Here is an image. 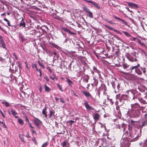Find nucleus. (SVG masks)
I'll return each instance as SVG.
<instances>
[{"label": "nucleus", "instance_id": "680f3d73", "mask_svg": "<svg viewBox=\"0 0 147 147\" xmlns=\"http://www.w3.org/2000/svg\"><path fill=\"white\" fill-rule=\"evenodd\" d=\"M54 54L55 55H57V53L55 52V51H54L52 53V54L53 55V54Z\"/></svg>", "mask_w": 147, "mask_h": 147}, {"label": "nucleus", "instance_id": "052dcab7", "mask_svg": "<svg viewBox=\"0 0 147 147\" xmlns=\"http://www.w3.org/2000/svg\"><path fill=\"white\" fill-rule=\"evenodd\" d=\"M32 134H36V132L34 130H32Z\"/></svg>", "mask_w": 147, "mask_h": 147}, {"label": "nucleus", "instance_id": "7c9ffc66", "mask_svg": "<svg viewBox=\"0 0 147 147\" xmlns=\"http://www.w3.org/2000/svg\"><path fill=\"white\" fill-rule=\"evenodd\" d=\"M74 122H75L74 121H72V120H70L67 121V123H70L69 125L71 126H72V124L73 123H74Z\"/></svg>", "mask_w": 147, "mask_h": 147}, {"label": "nucleus", "instance_id": "423d86ee", "mask_svg": "<svg viewBox=\"0 0 147 147\" xmlns=\"http://www.w3.org/2000/svg\"><path fill=\"white\" fill-rule=\"evenodd\" d=\"M84 104L86 109L88 111H90V110H94V109L88 104V102H87L85 101L84 103Z\"/></svg>", "mask_w": 147, "mask_h": 147}, {"label": "nucleus", "instance_id": "338daca9", "mask_svg": "<svg viewBox=\"0 0 147 147\" xmlns=\"http://www.w3.org/2000/svg\"><path fill=\"white\" fill-rule=\"evenodd\" d=\"M26 121H27V122L29 121V120L26 116Z\"/></svg>", "mask_w": 147, "mask_h": 147}, {"label": "nucleus", "instance_id": "4c0bfd02", "mask_svg": "<svg viewBox=\"0 0 147 147\" xmlns=\"http://www.w3.org/2000/svg\"><path fill=\"white\" fill-rule=\"evenodd\" d=\"M105 26L107 28H108L109 29H110V30H113V28H112L111 26H109L106 25Z\"/></svg>", "mask_w": 147, "mask_h": 147}, {"label": "nucleus", "instance_id": "f704fd0d", "mask_svg": "<svg viewBox=\"0 0 147 147\" xmlns=\"http://www.w3.org/2000/svg\"><path fill=\"white\" fill-rule=\"evenodd\" d=\"M57 87L59 88V89L62 91L63 92V90L62 89V88L61 86L60 85H59V84H57Z\"/></svg>", "mask_w": 147, "mask_h": 147}, {"label": "nucleus", "instance_id": "5fc2aeb1", "mask_svg": "<svg viewBox=\"0 0 147 147\" xmlns=\"http://www.w3.org/2000/svg\"><path fill=\"white\" fill-rule=\"evenodd\" d=\"M2 125H3L4 126V127L5 128H7L6 126L5 125V123L4 122H2Z\"/></svg>", "mask_w": 147, "mask_h": 147}, {"label": "nucleus", "instance_id": "e433bc0d", "mask_svg": "<svg viewBox=\"0 0 147 147\" xmlns=\"http://www.w3.org/2000/svg\"><path fill=\"white\" fill-rule=\"evenodd\" d=\"M84 10L86 11L87 13H88L90 12V11L89 9L86 7H85L84 8Z\"/></svg>", "mask_w": 147, "mask_h": 147}, {"label": "nucleus", "instance_id": "603ef678", "mask_svg": "<svg viewBox=\"0 0 147 147\" xmlns=\"http://www.w3.org/2000/svg\"><path fill=\"white\" fill-rule=\"evenodd\" d=\"M32 140L34 142V143H35V144H37V143L35 138H33L32 139Z\"/></svg>", "mask_w": 147, "mask_h": 147}, {"label": "nucleus", "instance_id": "774afa93", "mask_svg": "<svg viewBox=\"0 0 147 147\" xmlns=\"http://www.w3.org/2000/svg\"><path fill=\"white\" fill-rule=\"evenodd\" d=\"M26 136L27 137H28V138H30V136H29L28 133L26 135Z\"/></svg>", "mask_w": 147, "mask_h": 147}, {"label": "nucleus", "instance_id": "5701e85b", "mask_svg": "<svg viewBox=\"0 0 147 147\" xmlns=\"http://www.w3.org/2000/svg\"><path fill=\"white\" fill-rule=\"evenodd\" d=\"M11 112L13 115L16 118H17L18 117V116L16 115L17 114V113L14 110L11 109Z\"/></svg>", "mask_w": 147, "mask_h": 147}, {"label": "nucleus", "instance_id": "8fccbe9b", "mask_svg": "<svg viewBox=\"0 0 147 147\" xmlns=\"http://www.w3.org/2000/svg\"><path fill=\"white\" fill-rule=\"evenodd\" d=\"M0 112L1 113L3 117L4 118L5 117V116L4 115L3 113L2 112L1 110H0Z\"/></svg>", "mask_w": 147, "mask_h": 147}, {"label": "nucleus", "instance_id": "a19ab883", "mask_svg": "<svg viewBox=\"0 0 147 147\" xmlns=\"http://www.w3.org/2000/svg\"><path fill=\"white\" fill-rule=\"evenodd\" d=\"M138 43H139L142 46H144L145 45L144 43H142L141 42V40H140L138 39Z\"/></svg>", "mask_w": 147, "mask_h": 147}, {"label": "nucleus", "instance_id": "72a5a7b5", "mask_svg": "<svg viewBox=\"0 0 147 147\" xmlns=\"http://www.w3.org/2000/svg\"><path fill=\"white\" fill-rule=\"evenodd\" d=\"M50 115L49 117L51 118L52 117L54 113V112L52 111L51 110L50 111Z\"/></svg>", "mask_w": 147, "mask_h": 147}, {"label": "nucleus", "instance_id": "473e14b6", "mask_svg": "<svg viewBox=\"0 0 147 147\" xmlns=\"http://www.w3.org/2000/svg\"><path fill=\"white\" fill-rule=\"evenodd\" d=\"M4 20L7 22V24L9 26H11L10 25V23L9 21L6 18H5L3 19Z\"/></svg>", "mask_w": 147, "mask_h": 147}, {"label": "nucleus", "instance_id": "bb28decb", "mask_svg": "<svg viewBox=\"0 0 147 147\" xmlns=\"http://www.w3.org/2000/svg\"><path fill=\"white\" fill-rule=\"evenodd\" d=\"M61 145L63 147H67V141H63L62 143H61Z\"/></svg>", "mask_w": 147, "mask_h": 147}, {"label": "nucleus", "instance_id": "4468645a", "mask_svg": "<svg viewBox=\"0 0 147 147\" xmlns=\"http://www.w3.org/2000/svg\"><path fill=\"white\" fill-rule=\"evenodd\" d=\"M100 117V115L99 114L96 113H95L94 116L93 118L95 121H98V120Z\"/></svg>", "mask_w": 147, "mask_h": 147}, {"label": "nucleus", "instance_id": "58836bf2", "mask_svg": "<svg viewBox=\"0 0 147 147\" xmlns=\"http://www.w3.org/2000/svg\"><path fill=\"white\" fill-rule=\"evenodd\" d=\"M16 64H17L18 66L19 67L20 69L21 68V64L20 63V62L18 61L17 62Z\"/></svg>", "mask_w": 147, "mask_h": 147}, {"label": "nucleus", "instance_id": "e2e57ef3", "mask_svg": "<svg viewBox=\"0 0 147 147\" xmlns=\"http://www.w3.org/2000/svg\"><path fill=\"white\" fill-rule=\"evenodd\" d=\"M55 99L56 101H58L59 100V98L55 97Z\"/></svg>", "mask_w": 147, "mask_h": 147}, {"label": "nucleus", "instance_id": "49530a36", "mask_svg": "<svg viewBox=\"0 0 147 147\" xmlns=\"http://www.w3.org/2000/svg\"><path fill=\"white\" fill-rule=\"evenodd\" d=\"M83 74V72L82 71H80L78 73V75L79 76H81Z\"/></svg>", "mask_w": 147, "mask_h": 147}, {"label": "nucleus", "instance_id": "aec40b11", "mask_svg": "<svg viewBox=\"0 0 147 147\" xmlns=\"http://www.w3.org/2000/svg\"><path fill=\"white\" fill-rule=\"evenodd\" d=\"M47 110V108L46 107H45L44 109H43L42 110V113L45 116V117L46 118H47V113H46Z\"/></svg>", "mask_w": 147, "mask_h": 147}, {"label": "nucleus", "instance_id": "c9c22d12", "mask_svg": "<svg viewBox=\"0 0 147 147\" xmlns=\"http://www.w3.org/2000/svg\"><path fill=\"white\" fill-rule=\"evenodd\" d=\"M38 63L39 64V65L40 66L42 67L43 69H44L45 68V66L43 65V64L42 63H41L40 62V61H38Z\"/></svg>", "mask_w": 147, "mask_h": 147}, {"label": "nucleus", "instance_id": "412c9836", "mask_svg": "<svg viewBox=\"0 0 147 147\" xmlns=\"http://www.w3.org/2000/svg\"><path fill=\"white\" fill-rule=\"evenodd\" d=\"M92 4L97 9H99L100 8V7L98 5V4L95 2L93 1Z\"/></svg>", "mask_w": 147, "mask_h": 147}, {"label": "nucleus", "instance_id": "a878e982", "mask_svg": "<svg viewBox=\"0 0 147 147\" xmlns=\"http://www.w3.org/2000/svg\"><path fill=\"white\" fill-rule=\"evenodd\" d=\"M19 123L21 125H23L24 124V121L22 119L20 118H19L18 119Z\"/></svg>", "mask_w": 147, "mask_h": 147}, {"label": "nucleus", "instance_id": "a211bd4d", "mask_svg": "<svg viewBox=\"0 0 147 147\" xmlns=\"http://www.w3.org/2000/svg\"><path fill=\"white\" fill-rule=\"evenodd\" d=\"M83 93L87 98L91 97V94L89 92L84 91L83 92Z\"/></svg>", "mask_w": 147, "mask_h": 147}, {"label": "nucleus", "instance_id": "4d7b16f0", "mask_svg": "<svg viewBox=\"0 0 147 147\" xmlns=\"http://www.w3.org/2000/svg\"><path fill=\"white\" fill-rule=\"evenodd\" d=\"M0 29L1 30L3 31V32H4L5 33V30L3 29L1 27V26H0Z\"/></svg>", "mask_w": 147, "mask_h": 147}, {"label": "nucleus", "instance_id": "6e6d98bb", "mask_svg": "<svg viewBox=\"0 0 147 147\" xmlns=\"http://www.w3.org/2000/svg\"><path fill=\"white\" fill-rule=\"evenodd\" d=\"M117 112L118 113V115H121V113L120 109L118 110H117Z\"/></svg>", "mask_w": 147, "mask_h": 147}, {"label": "nucleus", "instance_id": "4be33fe9", "mask_svg": "<svg viewBox=\"0 0 147 147\" xmlns=\"http://www.w3.org/2000/svg\"><path fill=\"white\" fill-rule=\"evenodd\" d=\"M145 141V142L143 143H140L139 144L141 146L142 145L143 147H147V139Z\"/></svg>", "mask_w": 147, "mask_h": 147}, {"label": "nucleus", "instance_id": "f257e3e1", "mask_svg": "<svg viewBox=\"0 0 147 147\" xmlns=\"http://www.w3.org/2000/svg\"><path fill=\"white\" fill-rule=\"evenodd\" d=\"M130 145L128 139L127 138H124L121 141V145L122 147H129Z\"/></svg>", "mask_w": 147, "mask_h": 147}, {"label": "nucleus", "instance_id": "c85d7f7f", "mask_svg": "<svg viewBox=\"0 0 147 147\" xmlns=\"http://www.w3.org/2000/svg\"><path fill=\"white\" fill-rule=\"evenodd\" d=\"M123 32L124 34L128 37H130L131 36V35L128 33L127 32L124 31H123Z\"/></svg>", "mask_w": 147, "mask_h": 147}, {"label": "nucleus", "instance_id": "13d9d810", "mask_svg": "<svg viewBox=\"0 0 147 147\" xmlns=\"http://www.w3.org/2000/svg\"><path fill=\"white\" fill-rule=\"evenodd\" d=\"M116 109L117 111L119 110V107L118 106H117L116 107Z\"/></svg>", "mask_w": 147, "mask_h": 147}, {"label": "nucleus", "instance_id": "864d4df0", "mask_svg": "<svg viewBox=\"0 0 147 147\" xmlns=\"http://www.w3.org/2000/svg\"><path fill=\"white\" fill-rule=\"evenodd\" d=\"M44 78L47 82H49V79L47 76H45Z\"/></svg>", "mask_w": 147, "mask_h": 147}, {"label": "nucleus", "instance_id": "9d476101", "mask_svg": "<svg viewBox=\"0 0 147 147\" xmlns=\"http://www.w3.org/2000/svg\"><path fill=\"white\" fill-rule=\"evenodd\" d=\"M34 123L38 127L41 124V121H40L38 119H35L34 120Z\"/></svg>", "mask_w": 147, "mask_h": 147}, {"label": "nucleus", "instance_id": "6e6552de", "mask_svg": "<svg viewBox=\"0 0 147 147\" xmlns=\"http://www.w3.org/2000/svg\"><path fill=\"white\" fill-rule=\"evenodd\" d=\"M128 5L130 7L132 8H137L139 7L138 5L134 3H132L128 2Z\"/></svg>", "mask_w": 147, "mask_h": 147}, {"label": "nucleus", "instance_id": "09e8293b", "mask_svg": "<svg viewBox=\"0 0 147 147\" xmlns=\"http://www.w3.org/2000/svg\"><path fill=\"white\" fill-rule=\"evenodd\" d=\"M61 102L63 103H65V102L62 98H60Z\"/></svg>", "mask_w": 147, "mask_h": 147}, {"label": "nucleus", "instance_id": "37998d69", "mask_svg": "<svg viewBox=\"0 0 147 147\" xmlns=\"http://www.w3.org/2000/svg\"><path fill=\"white\" fill-rule=\"evenodd\" d=\"M50 78L53 80H54L55 78H56L55 75L54 74H53V77L50 76Z\"/></svg>", "mask_w": 147, "mask_h": 147}, {"label": "nucleus", "instance_id": "2f4dec72", "mask_svg": "<svg viewBox=\"0 0 147 147\" xmlns=\"http://www.w3.org/2000/svg\"><path fill=\"white\" fill-rule=\"evenodd\" d=\"M123 67L124 69H126L129 67V65L126 64H124L123 65Z\"/></svg>", "mask_w": 147, "mask_h": 147}, {"label": "nucleus", "instance_id": "de8ad7c7", "mask_svg": "<svg viewBox=\"0 0 147 147\" xmlns=\"http://www.w3.org/2000/svg\"><path fill=\"white\" fill-rule=\"evenodd\" d=\"M93 69V70L95 72L98 73V70L97 69L96 67H94Z\"/></svg>", "mask_w": 147, "mask_h": 147}, {"label": "nucleus", "instance_id": "dca6fc26", "mask_svg": "<svg viewBox=\"0 0 147 147\" xmlns=\"http://www.w3.org/2000/svg\"><path fill=\"white\" fill-rule=\"evenodd\" d=\"M113 17L114 18H115V19L118 20H120V21H121V22H122L124 24H125V25H127V22H126V21H125L121 19L120 18H118V17H116V16H113Z\"/></svg>", "mask_w": 147, "mask_h": 147}, {"label": "nucleus", "instance_id": "f3484780", "mask_svg": "<svg viewBox=\"0 0 147 147\" xmlns=\"http://www.w3.org/2000/svg\"><path fill=\"white\" fill-rule=\"evenodd\" d=\"M141 136V135L140 134H138L136 136H133L132 134H130V136L132 138L133 137H135V138L134 139V140L133 141H136L137 140L138 138L140 136Z\"/></svg>", "mask_w": 147, "mask_h": 147}, {"label": "nucleus", "instance_id": "9b49d317", "mask_svg": "<svg viewBox=\"0 0 147 147\" xmlns=\"http://www.w3.org/2000/svg\"><path fill=\"white\" fill-rule=\"evenodd\" d=\"M0 40L1 44L2 45L3 48L4 49L6 47L5 44V42L3 41L2 37L1 36H0Z\"/></svg>", "mask_w": 147, "mask_h": 147}, {"label": "nucleus", "instance_id": "69168bd1", "mask_svg": "<svg viewBox=\"0 0 147 147\" xmlns=\"http://www.w3.org/2000/svg\"><path fill=\"white\" fill-rule=\"evenodd\" d=\"M39 90L40 92H41L42 90V88L41 86H40L39 87Z\"/></svg>", "mask_w": 147, "mask_h": 147}, {"label": "nucleus", "instance_id": "cd10ccee", "mask_svg": "<svg viewBox=\"0 0 147 147\" xmlns=\"http://www.w3.org/2000/svg\"><path fill=\"white\" fill-rule=\"evenodd\" d=\"M2 103L3 104H5L6 107H9L10 106L9 104L5 101H3Z\"/></svg>", "mask_w": 147, "mask_h": 147}, {"label": "nucleus", "instance_id": "ddd939ff", "mask_svg": "<svg viewBox=\"0 0 147 147\" xmlns=\"http://www.w3.org/2000/svg\"><path fill=\"white\" fill-rule=\"evenodd\" d=\"M19 24L20 27H22V28H24L25 27L26 24L23 18H22L21 21L20 23Z\"/></svg>", "mask_w": 147, "mask_h": 147}, {"label": "nucleus", "instance_id": "2eb2a0df", "mask_svg": "<svg viewBox=\"0 0 147 147\" xmlns=\"http://www.w3.org/2000/svg\"><path fill=\"white\" fill-rule=\"evenodd\" d=\"M49 45H51V46L53 47H55L57 49H59L60 48V47L56 45L54 43H53L51 42H50L49 43Z\"/></svg>", "mask_w": 147, "mask_h": 147}, {"label": "nucleus", "instance_id": "79ce46f5", "mask_svg": "<svg viewBox=\"0 0 147 147\" xmlns=\"http://www.w3.org/2000/svg\"><path fill=\"white\" fill-rule=\"evenodd\" d=\"M88 13L89 14V16L91 18H92L93 17L92 13L90 11V12Z\"/></svg>", "mask_w": 147, "mask_h": 147}, {"label": "nucleus", "instance_id": "6ab92c4d", "mask_svg": "<svg viewBox=\"0 0 147 147\" xmlns=\"http://www.w3.org/2000/svg\"><path fill=\"white\" fill-rule=\"evenodd\" d=\"M138 100L141 103L144 104H147V102L146 101L144 100L142 98H139L138 99Z\"/></svg>", "mask_w": 147, "mask_h": 147}, {"label": "nucleus", "instance_id": "0e129e2a", "mask_svg": "<svg viewBox=\"0 0 147 147\" xmlns=\"http://www.w3.org/2000/svg\"><path fill=\"white\" fill-rule=\"evenodd\" d=\"M29 125L30 126V127L32 128V129H33L34 127L31 125V123H30L29 124Z\"/></svg>", "mask_w": 147, "mask_h": 147}, {"label": "nucleus", "instance_id": "f8f14e48", "mask_svg": "<svg viewBox=\"0 0 147 147\" xmlns=\"http://www.w3.org/2000/svg\"><path fill=\"white\" fill-rule=\"evenodd\" d=\"M129 126V125L125 124L124 123L122 124L121 125V127L123 128L124 131H125L128 128Z\"/></svg>", "mask_w": 147, "mask_h": 147}, {"label": "nucleus", "instance_id": "b1692460", "mask_svg": "<svg viewBox=\"0 0 147 147\" xmlns=\"http://www.w3.org/2000/svg\"><path fill=\"white\" fill-rule=\"evenodd\" d=\"M45 91L47 92H49L51 90V89L48 87L46 84L45 85Z\"/></svg>", "mask_w": 147, "mask_h": 147}, {"label": "nucleus", "instance_id": "0eeeda50", "mask_svg": "<svg viewBox=\"0 0 147 147\" xmlns=\"http://www.w3.org/2000/svg\"><path fill=\"white\" fill-rule=\"evenodd\" d=\"M129 60L131 61H137L136 56H126Z\"/></svg>", "mask_w": 147, "mask_h": 147}, {"label": "nucleus", "instance_id": "1a4fd4ad", "mask_svg": "<svg viewBox=\"0 0 147 147\" xmlns=\"http://www.w3.org/2000/svg\"><path fill=\"white\" fill-rule=\"evenodd\" d=\"M61 29L63 30L65 32H68L71 34H75L74 33L71 32L69 29H67L66 28L64 27L63 26H62L61 27Z\"/></svg>", "mask_w": 147, "mask_h": 147}, {"label": "nucleus", "instance_id": "39448f33", "mask_svg": "<svg viewBox=\"0 0 147 147\" xmlns=\"http://www.w3.org/2000/svg\"><path fill=\"white\" fill-rule=\"evenodd\" d=\"M131 106L132 108V110H139L140 109V107L139 105L137 103H135L131 105Z\"/></svg>", "mask_w": 147, "mask_h": 147}, {"label": "nucleus", "instance_id": "ea45409f", "mask_svg": "<svg viewBox=\"0 0 147 147\" xmlns=\"http://www.w3.org/2000/svg\"><path fill=\"white\" fill-rule=\"evenodd\" d=\"M54 18H55L56 19L58 20H60L61 19V18L59 17V16H54Z\"/></svg>", "mask_w": 147, "mask_h": 147}, {"label": "nucleus", "instance_id": "3c124183", "mask_svg": "<svg viewBox=\"0 0 147 147\" xmlns=\"http://www.w3.org/2000/svg\"><path fill=\"white\" fill-rule=\"evenodd\" d=\"M96 56V57H97L98 58L100 59H102V58H105V57H102L100 56H98V55H97V56Z\"/></svg>", "mask_w": 147, "mask_h": 147}, {"label": "nucleus", "instance_id": "c756f323", "mask_svg": "<svg viewBox=\"0 0 147 147\" xmlns=\"http://www.w3.org/2000/svg\"><path fill=\"white\" fill-rule=\"evenodd\" d=\"M19 136L21 141L22 142H24L23 135L22 134H20Z\"/></svg>", "mask_w": 147, "mask_h": 147}, {"label": "nucleus", "instance_id": "393cba45", "mask_svg": "<svg viewBox=\"0 0 147 147\" xmlns=\"http://www.w3.org/2000/svg\"><path fill=\"white\" fill-rule=\"evenodd\" d=\"M67 81L68 82L69 84L71 86H72V85L73 84V82L71 80L67 78Z\"/></svg>", "mask_w": 147, "mask_h": 147}, {"label": "nucleus", "instance_id": "c03bdc74", "mask_svg": "<svg viewBox=\"0 0 147 147\" xmlns=\"http://www.w3.org/2000/svg\"><path fill=\"white\" fill-rule=\"evenodd\" d=\"M84 0L85 2H86L88 3H90L92 4L93 1H92L88 0Z\"/></svg>", "mask_w": 147, "mask_h": 147}, {"label": "nucleus", "instance_id": "a18cd8bd", "mask_svg": "<svg viewBox=\"0 0 147 147\" xmlns=\"http://www.w3.org/2000/svg\"><path fill=\"white\" fill-rule=\"evenodd\" d=\"M48 144V142H46L45 143H44L42 145V147H45L47 146Z\"/></svg>", "mask_w": 147, "mask_h": 147}, {"label": "nucleus", "instance_id": "f03ea898", "mask_svg": "<svg viewBox=\"0 0 147 147\" xmlns=\"http://www.w3.org/2000/svg\"><path fill=\"white\" fill-rule=\"evenodd\" d=\"M129 113L131 114L132 116L134 117H137L139 116L140 110H131L129 111Z\"/></svg>", "mask_w": 147, "mask_h": 147}, {"label": "nucleus", "instance_id": "bf43d9fd", "mask_svg": "<svg viewBox=\"0 0 147 147\" xmlns=\"http://www.w3.org/2000/svg\"><path fill=\"white\" fill-rule=\"evenodd\" d=\"M115 32H117L118 33V32H119V31L116 30H115V29H113V30Z\"/></svg>", "mask_w": 147, "mask_h": 147}, {"label": "nucleus", "instance_id": "20e7f679", "mask_svg": "<svg viewBox=\"0 0 147 147\" xmlns=\"http://www.w3.org/2000/svg\"><path fill=\"white\" fill-rule=\"evenodd\" d=\"M139 64H138L137 66H134V67H130V69L132 70L134 69H135V71L138 74L140 75L142 74V69L141 68L140 69L138 68L137 67V66H139Z\"/></svg>", "mask_w": 147, "mask_h": 147}, {"label": "nucleus", "instance_id": "7ed1b4c3", "mask_svg": "<svg viewBox=\"0 0 147 147\" xmlns=\"http://www.w3.org/2000/svg\"><path fill=\"white\" fill-rule=\"evenodd\" d=\"M131 122L133 124H136L138 125V126H135V127H136L138 128L140 127H142L144 126L146 124L144 121L143 120L142 121L141 123L135 122L133 121H131Z\"/></svg>", "mask_w": 147, "mask_h": 147}]
</instances>
